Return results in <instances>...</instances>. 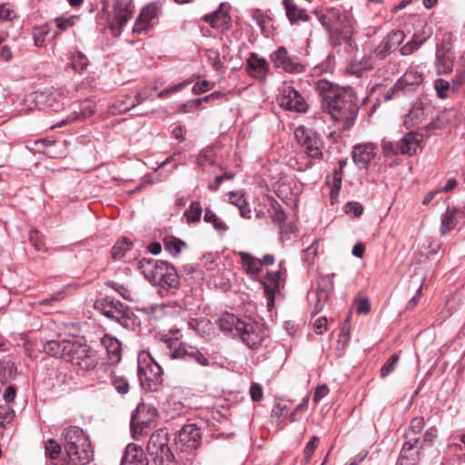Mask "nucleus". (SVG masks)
<instances>
[{
	"label": "nucleus",
	"mask_w": 465,
	"mask_h": 465,
	"mask_svg": "<svg viewBox=\"0 0 465 465\" xmlns=\"http://www.w3.org/2000/svg\"><path fill=\"white\" fill-rule=\"evenodd\" d=\"M316 89L334 122L341 124V130L349 129L359 112L353 90L351 87H339L325 79L318 81Z\"/></svg>",
	"instance_id": "f257e3e1"
},
{
	"label": "nucleus",
	"mask_w": 465,
	"mask_h": 465,
	"mask_svg": "<svg viewBox=\"0 0 465 465\" xmlns=\"http://www.w3.org/2000/svg\"><path fill=\"white\" fill-rule=\"evenodd\" d=\"M64 449L68 463L85 465L93 457V450L88 437L82 429L71 426L64 429L63 434Z\"/></svg>",
	"instance_id": "f03ea898"
},
{
	"label": "nucleus",
	"mask_w": 465,
	"mask_h": 465,
	"mask_svg": "<svg viewBox=\"0 0 465 465\" xmlns=\"http://www.w3.org/2000/svg\"><path fill=\"white\" fill-rule=\"evenodd\" d=\"M139 270L153 285L162 288H177L179 277L176 269L169 262L152 258H143L139 262Z\"/></svg>",
	"instance_id": "7ed1b4c3"
},
{
	"label": "nucleus",
	"mask_w": 465,
	"mask_h": 465,
	"mask_svg": "<svg viewBox=\"0 0 465 465\" xmlns=\"http://www.w3.org/2000/svg\"><path fill=\"white\" fill-rule=\"evenodd\" d=\"M218 325L223 331H235L236 334L249 347L258 345L262 339L259 331V325L248 317L240 319L232 313L224 312L221 314Z\"/></svg>",
	"instance_id": "20e7f679"
},
{
	"label": "nucleus",
	"mask_w": 465,
	"mask_h": 465,
	"mask_svg": "<svg viewBox=\"0 0 465 465\" xmlns=\"http://www.w3.org/2000/svg\"><path fill=\"white\" fill-rule=\"evenodd\" d=\"M147 450L152 465H171L173 454L169 446L168 433L163 430L154 431L149 439Z\"/></svg>",
	"instance_id": "39448f33"
},
{
	"label": "nucleus",
	"mask_w": 465,
	"mask_h": 465,
	"mask_svg": "<svg viewBox=\"0 0 465 465\" xmlns=\"http://www.w3.org/2000/svg\"><path fill=\"white\" fill-rule=\"evenodd\" d=\"M66 361L78 366L82 370H93L99 361L97 352L87 344L72 341L67 345Z\"/></svg>",
	"instance_id": "423d86ee"
},
{
	"label": "nucleus",
	"mask_w": 465,
	"mask_h": 465,
	"mask_svg": "<svg viewBox=\"0 0 465 465\" xmlns=\"http://www.w3.org/2000/svg\"><path fill=\"white\" fill-rule=\"evenodd\" d=\"M294 135L309 157L319 159L322 156V142L316 132L304 126H299L295 129Z\"/></svg>",
	"instance_id": "0eeeda50"
},
{
	"label": "nucleus",
	"mask_w": 465,
	"mask_h": 465,
	"mask_svg": "<svg viewBox=\"0 0 465 465\" xmlns=\"http://www.w3.org/2000/svg\"><path fill=\"white\" fill-rule=\"evenodd\" d=\"M94 308L105 317L121 325H125L127 323V307L119 301L110 298H103L95 302Z\"/></svg>",
	"instance_id": "6e6552de"
},
{
	"label": "nucleus",
	"mask_w": 465,
	"mask_h": 465,
	"mask_svg": "<svg viewBox=\"0 0 465 465\" xmlns=\"http://www.w3.org/2000/svg\"><path fill=\"white\" fill-rule=\"evenodd\" d=\"M277 102L281 107L296 113H305L308 109L304 98L291 85L280 88Z\"/></svg>",
	"instance_id": "1a4fd4ad"
},
{
	"label": "nucleus",
	"mask_w": 465,
	"mask_h": 465,
	"mask_svg": "<svg viewBox=\"0 0 465 465\" xmlns=\"http://www.w3.org/2000/svg\"><path fill=\"white\" fill-rule=\"evenodd\" d=\"M423 76L420 73L418 72H409V87L411 85H416V88L413 90H417L420 94L418 101L412 105L411 110L409 112V116L411 114H414L413 118H416L419 121L425 114V110L429 107V99L426 95H424V87L422 85Z\"/></svg>",
	"instance_id": "9d476101"
},
{
	"label": "nucleus",
	"mask_w": 465,
	"mask_h": 465,
	"mask_svg": "<svg viewBox=\"0 0 465 465\" xmlns=\"http://www.w3.org/2000/svg\"><path fill=\"white\" fill-rule=\"evenodd\" d=\"M201 443L200 429L195 424H186L183 426L178 434L177 445L182 450L193 451L198 448Z\"/></svg>",
	"instance_id": "9b49d317"
},
{
	"label": "nucleus",
	"mask_w": 465,
	"mask_h": 465,
	"mask_svg": "<svg viewBox=\"0 0 465 465\" xmlns=\"http://www.w3.org/2000/svg\"><path fill=\"white\" fill-rule=\"evenodd\" d=\"M162 373L161 366L150 355L139 360L137 374L142 385L144 381H157Z\"/></svg>",
	"instance_id": "f8f14e48"
},
{
	"label": "nucleus",
	"mask_w": 465,
	"mask_h": 465,
	"mask_svg": "<svg viewBox=\"0 0 465 465\" xmlns=\"http://www.w3.org/2000/svg\"><path fill=\"white\" fill-rule=\"evenodd\" d=\"M271 59L275 67L281 68L288 73H302L304 66L301 63L292 58L285 47L281 46L271 55Z\"/></svg>",
	"instance_id": "ddd939ff"
},
{
	"label": "nucleus",
	"mask_w": 465,
	"mask_h": 465,
	"mask_svg": "<svg viewBox=\"0 0 465 465\" xmlns=\"http://www.w3.org/2000/svg\"><path fill=\"white\" fill-rule=\"evenodd\" d=\"M156 416V410L147 404L142 403L136 407L135 413L131 418V430L135 437L136 427H148Z\"/></svg>",
	"instance_id": "4468645a"
},
{
	"label": "nucleus",
	"mask_w": 465,
	"mask_h": 465,
	"mask_svg": "<svg viewBox=\"0 0 465 465\" xmlns=\"http://www.w3.org/2000/svg\"><path fill=\"white\" fill-rule=\"evenodd\" d=\"M159 339L166 345L167 353L172 359L188 361L189 349L192 346L182 343L168 334H160Z\"/></svg>",
	"instance_id": "2eb2a0df"
},
{
	"label": "nucleus",
	"mask_w": 465,
	"mask_h": 465,
	"mask_svg": "<svg viewBox=\"0 0 465 465\" xmlns=\"http://www.w3.org/2000/svg\"><path fill=\"white\" fill-rule=\"evenodd\" d=\"M245 70L251 77L262 80L269 72V64L265 58L252 53L246 61Z\"/></svg>",
	"instance_id": "dca6fc26"
},
{
	"label": "nucleus",
	"mask_w": 465,
	"mask_h": 465,
	"mask_svg": "<svg viewBox=\"0 0 465 465\" xmlns=\"http://www.w3.org/2000/svg\"><path fill=\"white\" fill-rule=\"evenodd\" d=\"M465 216V207H447L446 213L441 219L440 234L446 235L455 228L458 220Z\"/></svg>",
	"instance_id": "f3484780"
},
{
	"label": "nucleus",
	"mask_w": 465,
	"mask_h": 465,
	"mask_svg": "<svg viewBox=\"0 0 465 465\" xmlns=\"http://www.w3.org/2000/svg\"><path fill=\"white\" fill-rule=\"evenodd\" d=\"M377 146L372 143L356 145L353 150V161L361 168L367 167L375 157Z\"/></svg>",
	"instance_id": "a211bd4d"
},
{
	"label": "nucleus",
	"mask_w": 465,
	"mask_h": 465,
	"mask_svg": "<svg viewBox=\"0 0 465 465\" xmlns=\"http://www.w3.org/2000/svg\"><path fill=\"white\" fill-rule=\"evenodd\" d=\"M121 465H149L143 450L134 444L127 445Z\"/></svg>",
	"instance_id": "6ab92c4d"
},
{
	"label": "nucleus",
	"mask_w": 465,
	"mask_h": 465,
	"mask_svg": "<svg viewBox=\"0 0 465 465\" xmlns=\"http://www.w3.org/2000/svg\"><path fill=\"white\" fill-rule=\"evenodd\" d=\"M157 15V8L153 5H149L143 8L140 15L136 19L134 26V32L141 34L148 30L152 25V21Z\"/></svg>",
	"instance_id": "aec40b11"
},
{
	"label": "nucleus",
	"mask_w": 465,
	"mask_h": 465,
	"mask_svg": "<svg viewBox=\"0 0 465 465\" xmlns=\"http://www.w3.org/2000/svg\"><path fill=\"white\" fill-rule=\"evenodd\" d=\"M426 272L423 269L418 268L414 270L413 274L411 275V279L409 280V290L413 289L415 292L414 295L411 297V299L409 301V306L412 305L415 306L420 299L423 284L426 281Z\"/></svg>",
	"instance_id": "412c9836"
},
{
	"label": "nucleus",
	"mask_w": 465,
	"mask_h": 465,
	"mask_svg": "<svg viewBox=\"0 0 465 465\" xmlns=\"http://www.w3.org/2000/svg\"><path fill=\"white\" fill-rule=\"evenodd\" d=\"M381 150L385 156L407 153V133L404 134L397 142L383 139L381 142Z\"/></svg>",
	"instance_id": "4be33fe9"
},
{
	"label": "nucleus",
	"mask_w": 465,
	"mask_h": 465,
	"mask_svg": "<svg viewBox=\"0 0 465 465\" xmlns=\"http://www.w3.org/2000/svg\"><path fill=\"white\" fill-rule=\"evenodd\" d=\"M242 267L246 274L254 279L261 272V261L250 253L239 252Z\"/></svg>",
	"instance_id": "5701e85b"
},
{
	"label": "nucleus",
	"mask_w": 465,
	"mask_h": 465,
	"mask_svg": "<svg viewBox=\"0 0 465 465\" xmlns=\"http://www.w3.org/2000/svg\"><path fill=\"white\" fill-rule=\"evenodd\" d=\"M282 5L291 24L298 21H309L310 15L306 13V10L299 7L293 0H283Z\"/></svg>",
	"instance_id": "b1692460"
},
{
	"label": "nucleus",
	"mask_w": 465,
	"mask_h": 465,
	"mask_svg": "<svg viewBox=\"0 0 465 465\" xmlns=\"http://www.w3.org/2000/svg\"><path fill=\"white\" fill-rule=\"evenodd\" d=\"M203 20L213 28L223 31L229 27L231 16L223 10H217L203 16Z\"/></svg>",
	"instance_id": "393cba45"
},
{
	"label": "nucleus",
	"mask_w": 465,
	"mask_h": 465,
	"mask_svg": "<svg viewBox=\"0 0 465 465\" xmlns=\"http://www.w3.org/2000/svg\"><path fill=\"white\" fill-rule=\"evenodd\" d=\"M102 345L106 350L111 365H115L121 361V343L115 338L104 336Z\"/></svg>",
	"instance_id": "a878e982"
},
{
	"label": "nucleus",
	"mask_w": 465,
	"mask_h": 465,
	"mask_svg": "<svg viewBox=\"0 0 465 465\" xmlns=\"http://www.w3.org/2000/svg\"><path fill=\"white\" fill-rule=\"evenodd\" d=\"M72 341H47L44 345V351L53 356L62 357L66 361L67 358V345H71Z\"/></svg>",
	"instance_id": "bb28decb"
},
{
	"label": "nucleus",
	"mask_w": 465,
	"mask_h": 465,
	"mask_svg": "<svg viewBox=\"0 0 465 465\" xmlns=\"http://www.w3.org/2000/svg\"><path fill=\"white\" fill-rule=\"evenodd\" d=\"M58 35V32L52 34L51 25L48 24L35 26L33 29V38L35 45L37 47H43L45 45L47 39H53Z\"/></svg>",
	"instance_id": "cd10ccee"
},
{
	"label": "nucleus",
	"mask_w": 465,
	"mask_h": 465,
	"mask_svg": "<svg viewBox=\"0 0 465 465\" xmlns=\"http://www.w3.org/2000/svg\"><path fill=\"white\" fill-rule=\"evenodd\" d=\"M69 60L70 62L66 64L65 68H71L78 74H83L89 65V59L80 51L73 52L69 56Z\"/></svg>",
	"instance_id": "c85d7f7f"
},
{
	"label": "nucleus",
	"mask_w": 465,
	"mask_h": 465,
	"mask_svg": "<svg viewBox=\"0 0 465 465\" xmlns=\"http://www.w3.org/2000/svg\"><path fill=\"white\" fill-rule=\"evenodd\" d=\"M423 423V418L420 417H416L411 420L409 428V450H411V449L420 448L418 446L420 438L417 436V434L422 430Z\"/></svg>",
	"instance_id": "c756f323"
},
{
	"label": "nucleus",
	"mask_w": 465,
	"mask_h": 465,
	"mask_svg": "<svg viewBox=\"0 0 465 465\" xmlns=\"http://www.w3.org/2000/svg\"><path fill=\"white\" fill-rule=\"evenodd\" d=\"M107 285L117 292L126 301L134 302L138 299V292L129 284L109 282Z\"/></svg>",
	"instance_id": "7c9ffc66"
},
{
	"label": "nucleus",
	"mask_w": 465,
	"mask_h": 465,
	"mask_svg": "<svg viewBox=\"0 0 465 465\" xmlns=\"http://www.w3.org/2000/svg\"><path fill=\"white\" fill-rule=\"evenodd\" d=\"M94 114V109L91 104L85 103L84 104L79 105V111L74 110L71 115H69L66 119L63 120L59 125H65L74 121L83 120Z\"/></svg>",
	"instance_id": "2f4dec72"
},
{
	"label": "nucleus",
	"mask_w": 465,
	"mask_h": 465,
	"mask_svg": "<svg viewBox=\"0 0 465 465\" xmlns=\"http://www.w3.org/2000/svg\"><path fill=\"white\" fill-rule=\"evenodd\" d=\"M203 220L205 223H212L213 227L220 233H223L228 230L226 223L209 208L205 209Z\"/></svg>",
	"instance_id": "473e14b6"
},
{
	"label": "nucleus",
	"mask_w": 465,
	"mask_h": 465,
	"mask_svg": "<svg viewBox=\"0 0 465 465\" xmlns=\"http://www.w3.org/2000/svg\"><path fill=\"white\" fill-rule=\"evenodd\" d=\"M203 213V208L199 201H193L185 210L183 215L188 223H197L200 221Z\"/></svg>",
	"instance_id": "72a5a7b5"
},
{
	"label": "nucleus",
	"mask_w": 465,
	"mask_h": 465,
	"mask_svg": "<svg viewBox=\"0 0 465 465\" xmlns=\"http://www.w3.org/2000/svg\"><path fill=\"white\" fill-rule=\"evenodd\" d=\"M164 250L173 256H178L182 248L185 247V242L175 237H166L163 240Z\"/></svg>",
	"instance_id": "f704fd0d"
},
{
	"label": "nucleus",
	"mask_w": 465,
	"mask_h": 465,
	"mask_svg": "<svg viewBox=\"0 0 465 465\" xmlns=\"http://www.w3.org/2000/svg\"><path fill=\"white\" fill-rule=\"evenodd\" d=\"M430 30H426L425 27L420 33H416L413 35L411 41H409V54L415 52L419 49V47L426 42V40L430 37Z\"/></svg>",
	"instance_id": "c9c22d12"
},
{
	"label": "nucleus",
	"mask_w": 465,
	"mask_h": 465,
	"mask_svg": "<svg viewBox=\"0 0 465 465\" xmlns=\"http://www.w3.org/2000/svg\"><path fill=\"white\" fill-rule=\"evenodd\" d=\"M215 160V153L212 148H206L201 152L197 158V164L203 170H207L213 165Z\"/></svg>",
	"instance_id": "e433bc0d"
},
{
	"label": "nucleus",
	"mask_w": 465,
	"mask_h": 465,
	"mask_svg": "<svg viewBox=\"0 0 465 465\" xmlns=\"http://www.w3.org/2000/svg\"><path fill=\"white\" fill-rule=\"evenodd\" d=\"M131 248V242L124 238L115 242L112 248V257L114 260H121L125 255L126 252Z\"/></svg>",
	"instance_id": "4c0bfd02"
},
{
	"label": "nucleus",
	"mask_w": 465,
	"mask_h": 465,
	"mask_svg": "<svg viewBox=\"0 0 465 465\" xmlns=\"http://www.w3.org/2000/svg\"><path fill=\"white\" fill-rule=\"evenodd\" d=\"M423 143V134L410 131L409 132V156L417 153L421 150Z\"/></svg>",
	"instance_id": "58836bf2"
},
{
	"label": "nucleus",
	"mask_w": 465,
	"mask_h": 465,
	"mask_svg": "<svg viewBox=\"0 0 465 465\" xmlns=\"http://www.w3.org/2000/svg\"><path fill=\"white\" fill-rule=\"evenodd\" d=\"M381 61V58H378L375 55V50L371 51L370 54H365L361 62L359 63V67L356 68V72L359 73L361 70L367 71L372 69L375 64Z\"/></svg>",
	"instance_id": "ea45409f"
},
{
	"label": "nucleus",
	"mask_w": 465,
	"mask_h": 465,
	"mask_svg": "<svg viewBox=\"0 0 465 465\" xmlns=\"http://www.w3.org/2000/svg\"><path fill=\"white\" fill-rule=\"evenodd\" d=\"M405 34L403 31L397 30L390 33L385 38L384 41L387 42V46L389 49L393 52L400 45V44L404 40Z\"/></svg>",
	"instance_id": "a19ab883"
},
{
	"label": "nucleus",
	"mask_w": 465,
	"mask_h": 465,
	"mask_svg": "<svg viewBox=\"0 0 465 465\" xmlns=\"http://www.w3.org/2000/svg\"><path fill=\"white\" fill-rule=\"evenodd\" d=\"M281 273L280 272H276L275 273H268L267 274V280L272 281V283L274 285L273 287H271L268 284H264L265 292H267V299H268V307H272L274 304V298H273V292L274 289L277 286V281L280 277Z\"/></svg>",
	"instance_id": "79ce46f5"
},
{
	"label": "nucleus",
	"mask_w": 465,
	"mask_h": 465,
	"mask_svg": "<svg viewBox=\"0 0 465 465\" xmlns=\"http://www.w3.org/2000/svg\"><path fill=\"white\" fill-rule=\"evenodd\" d=\"M111 383L114 390L122 395L129 391V382L125 377L118 374H114L111 379Z\"/></svg>",
	"instance_id": "37998d69"
},
{
	"label": "nucleus",
	"mask_w": 465,
	"mask_h": 465,
	"mask_svg": "<svg viewBox=\"0 0 465 465\" xmlns=\"http://www.w3.org/2000/svg\"><path fill=\"white\" fill-rule=\"evenodd\" d=\"M134 6L132 3H128L124 8H122L116 17L117 25L123 28L133 15Z\"/></svg>",
	"instance_id": "c03bdc74"
},
{
	"label": "nucleus",
	"mask_w": 465,
	"mask_h": 465,
	"mask_svg": "<svg viewBox=\"0 0 465 465\" xmlns=\"http://www.w3.org/2000/svg\"><path fill=\"white\" fill-rule=\"evenodd\" d=\"M406 82L402 79L398 81L392 87H391L387 93L384 94V100L388 101L391 100L396 96L405 95V86Z\"/></svg>",
	"instance_id": "a18cd8bd"
},
{
	"label": "nucleus",
	"mask_w": 465,
	"mask_h": 465,
	"mask_svg": "<svg viewBox=\"0 0 465 465\" xmlns=\"http://www.w3.org/2000/svg\"><path fill=\"white\" fill-rule=\"evenodd\" d=\"M188 360L194 361L196 363H198L201 366H209L210 361L209 359L197 348L193 347L189 349V355Z\"/></svg>",
	"instance_id": "49530a36"
},
{
	"label": "nucleus",
	"mask_w": 465,
	"mask_h": 465,
	"mask_svg": "<svg viewBox=\"0 0 465 465\" xmlns=\"http://www.w3.org/2000/svg\"><path fill=\"white\" fill-rule=\"evenodd\" d=\"M436 94L439 98L444 99L448 97V92L451 91V84L444 79H438L434 83Z\"/></svg>",
	"instance_id": "de8ad7c7"
},
{
	"label": "nucleus",
	"mask_w": 465,
	"mask_h": 465,
	"mask_svg": "<svg viewBox=\"0 0 465 465\" xmlns=\"http://www.w3.org/2000/svg\"><path fill=\"white\" fill-rule=\"evenodd\" d=\"M78 18L76 16H69V17H56L55 18V26L58 31H65L71 27H73L75 24V21Z\"/></svg>",
	"instance_id": "09e8293b"
},
{
	"label": "nucleus",
	"mask_w": 465,
	"mask_h": 465,
	"mask_svg": "<svg viewBox=\"0 0 465 465\" xmlns=\"http://www.w3.org/2000/svg\"><path fill=\"white\" fill-rule=\"evenodd\" d=\"M15 417V411L8 405H0V424L9 423Z\"/></svg>",
	"instance_id": "8fccbe9b"
},
{
	"label": "nucleus",
	"mask_w": 465,
	"mask_h": 465,
	"mask_svg": "<svg viewBox=\"0 0 465 465\" xmlns=\"http://www.w3.org/2000/svg\"><path fill=\"white\" fill-rule=\"evenodd\" d=\"M45 452L52 460H56L61 454V446L53 440L45 443Z\"/></svg>",
	"instance_id": "3c124183"
},
{
	"label": "nucleus",
	"mask_w": 465,
	"mask_h": 465,
	"mask_svg": "<svg viewBox=\"0 0 465 465\" xmlns=\"http://www.w3.org/2000/svg\"><path fill=\"white\" fill-rule=\"evenodd\" d=\"M399 356L396 354L391 355L388 361L382 366L381 370V377H387L390 375L394 370L398 363Z\"/></svg>",
	"instance_id": "603ef678"
},
{
	"label": "nucleus",
	"mask_w": 465,
	"mask_h": 465,
	"mask_svg": "<svg viewBox=\"0 0 465 465\" xmlns=\"http://www.w3.org/2000/svg\"><path fill=\"white\" fill-rule=\"evenodd\" d=\"M29 240L36 251H42L44 248V242L40 232L36 230H32L29 232Z\"/></svg>",
	"instance_id": "864d4df0"
},
{
	"label": "nucleus",
	"mask_w": 465,
	"mask_h": 465,
	"mask_svg": "<svg viewBox=\"0 0 465 465\" xmlns=\"http://www.w3.org/2000/svg\"><path fill=\"white\" fill-rule=\"evenodd\" d=\"M363 208L361 203L357 202H350L345 205V213L357 217L362 213Z\"/></svg>",
	"instance_id": "5fc2aeb1"
},
{
	"label": "nucleus",
	"mask_w": 465,
	"mask_h": 465,
	"mask_svg": "<svg viewBox=\"0 0 465 465\" xmlns=\"http://www.w3.org/2000/svg\"><path fill=\"white\" fill-rule=\"evenodd\" d=\"M213 86V84L211 82L203 80L194 84L193 86V93L195 94H200L211 90Z\"/></svg>",
	"instance_id": "6e6d98bb"
},
{
	"label": "nucleus",
	"mask_w": 465,
	"mask_h": 465,
	"mask_svg": "<svg viewBox=\"0 0 465 465\" xmlns=\"http://www.w3.org/2000/svg\"><path fill=\"white\" fill-rule=\"evenodd\" d=\"M320 441L319 437L314 436L312 438V440L306 444L304 449V455L307 460H310L312 456L313 455L318 443Z\"/></svg>",
	"instance_id": "4d7b16f0"
},
{
	"label": "nucleus",
	"mask_w": 465,
	"mask_h": 465,
	"mask_svg": "<svg viewBox=\"0 0 465 465\" xmlns=\"http://www.w3.org/2000/svg\"><path fill=\"white\" fill-rule=\"evenodd\" d=\"M15 17V12L7 5H0V21L13 20Z\"/></svg>",
	"instance_id": "13d9d810"
},
{
	"label": "nucleus",
	"mask_w": 465,
	"mask_h": 465,
	"mask_svg": "<svg viewBox=\"0 0 465 465\" xmlns=\"http://www.w3.org/2000/svg\"><path fill=\"white\" fill-rule=\"evenodd\" d=\"M226 96V94L224 93H222V92H213L203 98H198V99H195L193 102L195 104H200L201 103L203 102H206V103H209V102H212V101H214V100H219V99H223L224 97Z\"/></svg>",
	"instance_id": "bf43d9fd"
},
{
	"label": "nucleus",
	"mask_w": 465,
	"mask_h": 465,
	"mask_svg": "<svg viewBox=\"0 0 465 465\" xmlns=\"http://www.w3.org/2000/svg\"><path fill=\"white\" fill-rule=\"evenodd\" d=\"M150 95L146 93L145 90H142L140 92H138L134 97L135 99V102H133L130 106L128 107H125L124 109H122V111H127V110H130L131 108H134L135 107L137 104H142L143 101L147 100V99H150Z\"/></svg>",
	"instance_id": "052dcab7"
},
{
	"label": "nucleus",
	"mask_w": 465,
	"mask_h": 465,
	"mask_svg": "<svg viewBox=\"0 0 465 465\" xmlns=\"http://www.w3.org/2000/svg\"><path fill=\"white\" fill-rule=\"evenodd\" d=\"M187 84H188L187 82H183V83H179L173 86L168 87V88L159 92L157 94V97L163 98L166 95H169L174 92H178V91L182 90Z\"/></svg>",
	"instance_id": "680f3d73"
},
{
	"label": "nucleus",
	"mask_w": 465,
	"mask_h": 465,
	"mask_svg": "<svg viewBox=\"0 0 465 465\" xmlns=\"http://www.w3.org/2000/svg\"><path fill=\"white\" fill-rule=\"evenodd\" d=\"M250 395L253 401L259 402L262 399V388L257 383L252 384L250 388Z\"/></svg>",
	"instance_id": "e2e57ef3"
},
{
	"label": "nucleus",
	"mask_w": 465,
	"mask_h": 465,
	"mask_svg": "<svg viewBox=\"0 0 465 465\" xmlns=\"http://www.w3.org/2000/svg\"><path fill=\"white\" fill-rule=\"evenodd\" d=\"M374 50L376 57L381 58V60H383L390 53H391V51L387 46V42H385L384 39Z\"/></svg>",
	"instance_id": "0e129e2a"
},
{
	"label": "nucleus",
	"mask_w": 465,
	"mask_h": 465,
	"mask_svg": "<svg viewBox=\"0 0 465 465\" xmlns=\"http://www.w3.org/2000/svg\"><path fill=\"white\" fill-rule=\"evenodd\" d=\"M329 393V389L326 385H320L316 388L313 401L318 403L322 399H323Z\"/></svg>",
	"instance_id": "69168bd1"
},
{
	"label": "nucleus",
	"mask_w": 465,
	"mask_h": 465,
	"mask_svg": "<svg viewBox=\"0 0 465 465\" xmlns=\"http://www.w3.org/2000/svg\"><path fill=\"white\" fill-rule=\"evenodd\" d=\"M15 396H16V391H15V387H13V386H8L5 390V392L3 395L4 400L6 404L14 402Z\"/></svg>",
	"instance_id": "338daca9"
},
{
	"label": "nucleus",
	"mask_w": 465,
	"mask_h": 465,
	"mask_svg": "<svg viewBox=\"0 0 465 465\" xmlns=\"http://www.w3.org/2000/svg\"><path fill=\"white\" fill-rule=\"evenodd\" d=\"M317 250H318V243H317V241L314 240L312 242V244L304 250V252L306 255L305 259L307 261L312 260L316 256Z\"/></svg>",
	"instance_id": "774afa93"
}]
</instances>
